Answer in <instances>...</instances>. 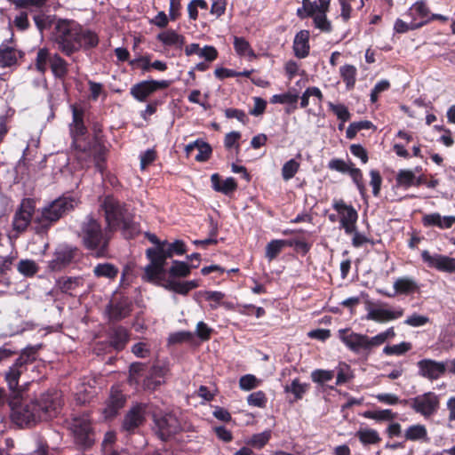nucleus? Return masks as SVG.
<instances>
[{
    "label": "nucleus",
    "mask_w": 455,
    "mask_h": 455,
    "mask_svg": "<svg viewBox=\"0 0 455 455\" xmlns=\"http://www.w3.org/2000/svg\"><path fill=\"white\" fill-rule=\"evenodd\" d=\"M10 419L20 427H32L42 420L56 417L61 407L57 392L42 394L36 399H24L22 395L10 396Z\"/></svg>",
    "instance_id": "obj_1"
},
{
    "label": "nucleus",
    "mask_w": 455,
    "mask_h": 455,
    "mask_svg": "<svg viewBox=\"0 0 455 455\" xmlns=\"http://www.w3.org/2000/svg\"><path fill=\"white\" fill-rule=\"evenodd\" d=\"M52 36L58 49L67 56L82 48H94L99 44V37L95 32L84 28L76 20L70 19L59 18Z\"/></svg>",
    "instance_id": "obj_2"
},
{
    "label": "nucleus",
    "mask_w": 455,
    "mask_h": 455,
    "mask_svg": "<svg viewBox=\"0 0 455 455\" xmlns=\"http://www.w3.org/2000/svg\"><path fill=\"white\" fill-rule=\"evenodd\" d=\"M77 204L78 200L68 194H63L46 204L37 210L34 218L35 232L38 235L47 234L53 225L74 211Z\"/></svg>",
    "instance_id": "obj_3"
},
{
    "label": "nucleus",
    "mask_w": 455,
    "mask_h": 455,
    "mask_svg": "<svg viewBox=\"0 0 455 455\" xmlns=\"http://www.w3.org/2000/svg\"><path fill=\"white\" fill-rule=\"evenodd\" d=\"M186 252V246L183 241L176 240L172 243L166 241L156 248H149L146 254L149 264L145 267L144 278L153 283H160L164 280V265L168 258L174 254L182 255Z\"/></svg>",
    "instance_id": "obj_4"
},
{
    "label": "nucleus",
    "mask_w": 455,
    "mask_h": 455,
    "mask_svg": "<svg viewBox=\"0 0 455 455\" xmlns=\"http://www.w3.org/2000/svg\"><path fill=\"white\" fill-rule=\"evenodd\" d=\"M340 340L355 353H371L373 349L382 346L387 340L395 337L394 327L378 333L373 337L356 333L350 329H340L338 331Z\"/></svg>",
    "instance_id": "obj_5"
},
{
    "label": "nucleus",
    "mask_w": 455,
    "mask_h": 455,
    "mask_svg": "<svg viewBox=\"0 0 455 455\" xmlns=\"http://www.w3.org/2000/svg\"><path fill=\"white\" fill-rule=\"evenodd\" d=\"M79 237L83 245L90 251H94L98 257H104L108 253L110 235L103 231L100 224L92 216H87L82 222Z\"/></svg>",
    "instance_id": "obj_6"
},
{
    "label": "nucleus",
    "mask_w": 455,
    "mask_h": 455,
    "mask_svg": "<svg viewBox=\"0 0 455 455\" xmlns=\"http://www.w3.org/2000/svg\"><path fill=\"white\" fill-rule=\"evenodd\" d=\"M74 443L82 451L90 450L95 443V432L92 424V418L89 412L74 416L68 427Z\"/></svg>",
    "instance_id": "obj_7"
},
{
    "label": "nucleus",
    "mask_w": 455,
    "mask_h": 455,
    "mask_svg": "<svg viewBox=\"0 0 455 455\" xmlns=\"http://www.w3.org/2000/svg\"><path fill=\"white\" fill-rule=\"evenodd\" d=\"M410 408L424 419H430L436 415L441 407V395L427 391L418 395L409 400H403Z\"/></svg>",
    "instance_id": "obj_8"
},
{
    "label": "nucleus",
    "mask_w": 455,
    "mask_h": 455,
    "mask_svg": "<svg viewBox=\"0 0 455 455\" xmlns=\"http://www.w3.org/2000/svg\"><path fill=\"white\" fill-rule=\"evenodd\" d=\"M365 319L376 323H387L399 319L403 315L404 310L401 307H390L382 302H367Z\"/></svg>",
    "instance_id": "obj_9"
},
{
    "label": "nucleus",
    "mask_w": 455,
    "mask_h": 455,
    "mask_svg": "<svg viewBox=\"0 0 455 455\" xmlns=\"http://www.w3.org/2000/svg\"><path fill=\"white\" fill-rule=\"evenodd\" d=\"M120 230L126 239L133 238L140 233L139 225L133 220L130 205H117L116 203V230Z\"/></svg>",
    "instance_id": "obj_10"
},
{
    "label": "nucleus",
    "mask_w": 455,
    "mask_h": 455,
    "mask_svg": "<svg viewBox=\"0 0 455 455\" xmlns=\"http://www.w3.org/2000/svg\"><path fill=\"white\" fill-rule=\"evenodd\" d=\"M79 256L80 251L78 248L67 244L60 245L56 248L53 258L48 262V268L53 272L61 271Z\"/></svg>",
    "instance_id": "obj_11"
},
{
    "label": "nucleus",
    "mask_w": 455,
    "mask_h": 455,
    "mask_svg": "<svg viewBox=\"0 0 455 455\" xmlns=\"http://www.w3.org/2000/svg\"><path fill=\"white\" fill-rule=\"evenodd\" d=\"M36 211V203L31 198H24L20 202L12 219V228L18 233L27 230L31 221H34L33 216Z\"/></svg>",
    "instance_id": "obj_12"
},
{
    "label": "nucleus",
    "mask_w": 455,
    "mask_h": 455,
    "mask_svg": "<svg viewBox=\"0 0 455 455\" xmlns=\"http://www.w3.org/2000/svg\"><path fill=\"white\" fill-rule=\"evenodd\" d=\"M332 208L337 212L339 220V228H343L347 235L355 232V227L358 219L356 210L351 205L347 204L343 200H334Z\"/></svg>",
    "instance_id": "obj_13"
},
{
    "label": "nucleus",
    "mask_w": 455,
    "mask_h": 455,
    "mask_svg": "<svg viewBox=\"0 0 455 455\" xmlns=\"http://www.w3.org/2000/svg\"><path fill=\"white\" fill-rule=\"evenodd\" d=\"M155 424L156 432L163 441L167 440L180 429L177 417L172 413L156 416Z\"/></svg>",
    "instance_id": "obj_14"
},
{
    "label": "nucleus",
    "mask_w": 455,
    "mask_h": 455,
    "mask_svg": "<svg viewBox=\"0 0 455 455\" xmlns=\"http://www.w3.org/2000/svg\"><path fill=\"white\" fill-rule=\"evenodd\" d=\"M170 85L167 80H148L135 84L131 88V94L138 101L143 102L159 89H165Z\"/></svg>",
    "instance_id": "obj_15"
},
{
    "label": "nucleus",
    "mask_w": 455,
    "mask_h": 455,
    "mask_svg": "<svg viewBox=\"0 0 455 455\" xmlns=\"http://www.w3.org/2000/svg\"><path fill=\"white\" fill-rule=\"evenodd\" d=\"M422 260L427 267L435 268L442 272H455V259L443 254H431L425 250L421 252Z\"/></svg>",
    "instance_id": "obj_16"
},
{
    "label": "nucleus",
    "mask_w": 455,
    "mask_h": 455,
    "mask_svg": "<svg viewBox=\"0 0 455 455\" xmlns=\"http://www.w3.org/2000/svg\"><path fill=\"white\" fill-rule=\"evenodd\" d=\"M420 376L430 380L441 378L447 370V364L432 359H423L417 363Z\"/></svg>",
    "instance_id": "obj_17"
},
{
    "label": "nucleus",
    "mask_w": 455,
    "mask_h": 455,
    "mask_svg": "<svg viewBox=\"0 0 455 455\" xmlns=\"http://www.w3.org/2000/svg\"><path fill=\"white\" fill-rule=\"evenodd\" d=\"M409 19L413 20L415 23H420V27L425 25L432 19L441 18L440 15L430 16V11L427 6L426 2L418 1L416 2L405 14Z\"/></svg>",
    "instance_id": "obj_18"
},
{
    "label": "nucleus",
    "mask_w": 455,
    "mask_h": 455,
    "mask_svg": "<svg viewBox=\"0 0 455 455\" xmlns=\"http://www.w3.org/2000/svg\"><path fill=\"white\" fill-rule=\"evenodd\" d=\"M145 419V407L142 404H136L125 415L122 428L127 432L134 431Z\"/></svg>",
    "instance_id": "obj_19"
},
{
    "label": "nucleus",
    "mask_w": 455,
    "mask_h": 455,
    "mask_svg": "<svg viewBox=\"0 0 455 455\" xmlns=\"http://www.w3.org/2000/svg\"><path fill=\"white\" fill-rule=\"evenodd\" d=\"M25 371L19 369L18 367L12 365L4 372V379L7 384V387L11 392V396L23 395L25 387L19 384L20 376Z\"/></svg>",
    "instance_id": "obj_20"
},
{
    "label": "nucleus",
    "mask_w": 455,
    "mask_h": 455,
    "mask_svg": "<svg viewBox=\"0 0 455 455\" xmlns=\"http://www.w3.org/2000/svg\"><path fill=\"white\" fill-rule=\"evenodd\" d=\"M309 36V31L305 29L295 35L292 49L297 58L304 59L308 56L310 50Z\"/></svg>",
    "instance_id": "obj_21"
},
{
    "label": "nucleus",
    "mask_w": 455,
    "mask_h": 455,
    "mask_svg": "<svg viewBox=\"0 0 455 455\" xmlns=\"http://www.w3.org/2000/svg\"><path fill=\"white\" fill-rule=\"evenodd\" d=\"M185 54L187 56L197 55L201 59H204L206 62H212L218 57V51L214 46L205 45L203 48L198 44H190L185 47Z\"/></svg>",
    "instance_id": "obj_22"
},
{
    "label": "nucleus",
    "mask_w": 455,
    "mask_h": 455,
    "mask_svg": "<svg viewBox=\"0 0 455 455\" xmlns=\"http://www.w3.org/2000/svg\"><path fill=\"white\" fill-rule=\"evenodd\" d=\"M24 53L12 46L3 43L0 45V67L10 68L17 64L18 59L22 58Z\"/></svg>",
    "instance_id": "obj_23"
},
{
    "label": "nucleus",
    "mask_w": 455,
    "mask_h": 455,
    "mask_svg": "<svg viewBox=\"0 0 455 455\" xmlns=\"http://www.w3.org/2000/svg\"><path fill=\"white\" fill-rule=\"evenodd\" d=\"M158 285H162L168 291H174L179 294L186 295L191 290L198 287V282L196 280L187 282H178L174 279H165L162 281Z\"/></svg>",
    "instance_id": "obj_24"
},
{
    "label": "nucleus",
    "mask_w": 455,
    "mask_h": 455,
    "mask_svg": "<svg viewBox=\"0 0 455 455\" xmlns=\"http://www.w3.org/2000/svg\"><path fill=\"white\" fill-rule=\"evenodd\" d=\"M195 149H197L198 151V153L195 156V159L197 162L207 161L210 158L212 152L210 144L204 142L202 140H196L194 142L188 144L185 148V151L188 156L191 155Z\"/></svg>",
    "instance_id": "obj_25"
},
{
    "label": "nucleus",
    "mask_w": 455,
    "mask_h": 455,
    "mask_svg": "<svg viewBox=\"0 0 455 455\" xmlns=\"http://www.w3.org/2000/svg\"><path fill=\"white\" fill-rule=\"evenodd\" d=\"M99 213L104 216L108 228L111 230L114 225V196L108 195L100 199Z\"/></svg>",
    "instance_id": "obj_26"
},
{
    "label": "nucleus",
    "mask_w": 455,
    "mask_h": 455,
    "mask_svg": "<svg viewBox=\"0 0 455 455\" xmlns=\"http://www.w3.org/2000/svg\"><path fill=\"white\" fill-rule=\"evenodd\" d=\"M32 18L37 30L41 35H43L45 30L50 29L52 25L55 26V22L58 20L56 15L47 14L43 11L33 12Z\"/></svg>",
    "instance_id": "obj_27"
},
{
    "label": "nucleus",
    "mask_w": 455,
    "mask_h": 455,
    "mask_svg": "<svg viewBox=\"0 0 455 455\" xmlns=\"http://www.w3.org/2000/svg\"><path fill=\"white\" fill-rule=\"evenodd\" d=\"M73 123L71 126L72 138L87 134V128L84 123V110L76 106L72 107Z\"/></svg>",
    "instance_id": "obj_28"
},
{
    "label": "nucleus",
    "mask_w": 455,
    "mask_h": 455,
    "mask_svg": "<svg viewBox=\"0 0 455 455\" xmlns=\"http://www.w3.org/2000/svg\"><path fill=\"white\" fill-rule=\"evenodd\" d=\"M37 351L38 348L36 347L28 346L25 347L12 365L26 371L28 370V365L33 363L36 360Z\"/></svg>",
    "instance_id": "obj_29"
},
{
    "label": "nucleus",
    "mask_w": 455,
    "mask_h": 455,
    "mask_svg": "<svg viewBox=\"0 0 455 455\" xmlns=\"http://www.w3.org/2000/svg\"><path fill=\"white\" fill-rule=\"evenodd\" d=\"M425 227H437L441 229L451 228V216H441L437 212L426 214L422 218Z\"/></svg>",
    "instance_id": "obj_30"
},
{
    "label": "nucleus",
    "mask_w": 455,
    "mask_h": 455,
    "mask_svg": "<svg viewBox=\"0 0 455 455\" xmlns=\"http://www.w3.org/2000/svg\"><path fill=\"white\" fill-rule=\"evenodd\" d=\"M395 294L408 295L414 293L419 290L417 282L408 276L397 278L394 283Z\"/></svg>",
    "instance_id": "obj_31"
},
{
    "label": "nucleus",
    "mask_w": 455,
    "mask_h": 455,
    "mask_svg": "<svg viewBox=\"0 0 455 455\" xmlns=\"http://www.w3.org/2000/svg\"><path fill=\"white\" fill-rule=\"evenodd\" d=\"M156 38L166 46L181 48L185 44V37L172 29H167L159 33Z\"/></svg>",
    "instance_id": "obj_32"
},
{
    "label": "nucleus",
    "mask_w": 455,
    "mask_h": 455,
    "mask_svg": "<svg viewBox=\"0 0 455 455\" xmlns=\"http://www.w3.org/2000/svg\"><path fill=\"white\" fill-rule=\"evenodd\" d=\"M211 181L215 191L221 192L225 195L232 193L237 188V184L234 178L230 177L221 180L217 173L212 175Z\"/></svg>",
    "instance_id": "obj_33"
},
{
    "label": "nucleus",
    "mask_w": 455,
    "mask_h": 455,
    "mask_svg": "<svg viewBox=\"0 0 455 455\" xmlns=\"http://www.w3.org/2000/svg\"><path fill=\"white\" fill-rule=\"evenodd\" d=\"M72 140V145L75 149L90 155L96 153L98 145L96 141L94 140H91L87 134L74 137Z\"/></svg>",
    "instance_id": "obj_34"
},
{
    "label": "nucleus",
    "mask_w": 455,
    "mask_h": 455,
    "mask_svg": "<svg viewBox=\"0 0 455 455\" xmlns=\"http://www.w3.org/2000/svg\"><path fill=\"white\" fill-rule=\"evenodd\" d=\"M404 437L406 440L412 442L427 441V430L424 425H411L404 431Z\"/></svg>",
    "instance_id": "obj_35"
},
{
    "label": "nucleus",
    "mask_w": 455,
    "mask_h": 455,
    "mask_svg": "<svg viewBox=\"0 0 455 455\" xmlns=\"http://www.w3.org/2000/svg\"><path fill=\"white\" fill-rule=\"evenodd\" d=\"M339 75L347 90H352L356 82L357 69L354 65L345 64L339 68Z\"/></svg>",
    "instance_id": "obj_36"
},
{
    "label": "nucleus",
    "mask_w": 455,
    "mask_h": 455,
    "mask_svg": "<svg viewBox=\"0 0 455 455\" xmlns=\"http://www.w3.org/2000/svg\"><path fill=\"white\" fill-rule=\"evenodd\" d=\"M114 348V335L108 334L104 339L98 337L93 344V352L97 355H102L110 353Z\"/></svg>",
    "instance_id": "obj_37"
},
{
    "label": "nucleus",
    "mask_w": 455,
    "mask_h": 455,
    "mask_svg": "<svg viewBox=\"0 0 455 455\" xmlns=\"http://www.w3.org/2000/svg\"><path fill=\"white\" fill-rule=\"evenodd\" d=\"M234 48L235 52L241 57H247L250 60L256 58V54L249 42L243 37H234Z\"/></svg>",
    "instance_id": "obj_38"
},
{
    "label": "nucleus",
    "mask_w": 455,
    "mask_h": 455,
    "mask_svg": "<svg viewBox=\"0 0 455 455\" xmlns=\"http://www.w3.org/2000/svg\"><path fill=\"white\" fill-rule=\"evenodd\" d=\"M191 267H197V265L189 266L184 261L173 260L172 265L168 271L170 275L169 279L187 277L191 272Z\"/></svg>",
    "instance_id": "obj_39"
},
{
    "label": "nucleus",
    "mask_w": 455,
    "mask_h": 455,
    "mask_svg": "<svg viewBox=\"0 0 455 455\" xmlns=\"http://www.w3.org/2000/svg\"><path fill=\"white\" fill-rule=\"evenodd\" d=\"M416 180L415 173L411 170L402 169L396 174V186L403 188H409L414 186Z\"/></svg>",
    "instance_id": "obj_40"
},
{
    "label": "nucleus",
    "mask_w": 455,
    "mask_h": 455,
    "mask_svg": "<svg viewBox=\"0 0 455 455\" xmlns=\"http://www.w3.org/2000/svg\"><path fill=\"white\" fill-rule=\"evenodd\" d=\"M363 417L376 421H390L397 417V414L389 409L366 411L363 413Z\"/></svg>",
    "instance_id": "obj_41"
},
{
    "label": "nucleus",
    "mask_w": 455,
    "mask_h": 455,
    "mask_svg": "<svg viewBox=\"0 0 455 455\" xmlns=\"http://www.w3.org/2000/svg\"><path fill=\"white\" fill-rule=\"evenodd\" d=\"M50 68L58 78H64L68 71L67 61L57 53L52 56Z\"/></svg>",
    "instance_id": "obj_42"
},
{
    "label": "nucleus",
    "mask_w": 455,
    "mask_h": 455,
    "mask_svg": "<svg viewBox=\"0 0 455 455\" xmlns=\"http://www.w3.org/2000/svg\"><path fill=\"white\" fill-rule=\"evenodd\" d=\"M52 56L50 53V51L44 47L40 48L37 51L35 65L36 68L38 72L44 74L47 69V65H51Z\"/></svg>",
    "instance_id": "obj_43"
},
{
    "label": "nucleus",
    "mask_w": 455,
    "mask_h": 455,
    "mask_svg": "<svg viewBox=\"0 0 455 455\" xmlns=\"http://www.w3.org/2000/svg\"><path fill=\"white\" fill-rule=\"evenodd\" d=\"M356 436L364 445L376 444L380 442L381 438L379 433L371 428H361L356 432Z\"/></svg>",
    "instance_id": "obj_44"
},
{
    "label": "nucleus",
    "mask_w": 455,
    "mask_h": 455,
    "mask_svg": "<svg viewBox=\"0 0 455 455\" xmlns=\"http://www.w3.org/2000/svg\"><path fill=\"white\" fill-rule=\"evenodd\" d=\"M82 284L81 277H60L57 280V286L64 293H69Z\"/></svg>",
    "instance_id": "obj_45"
},
{
    "label": "nucleus",
    "mask_w": 455,
    "mask_h": 455,
    "mask_svg": "<svg viewBox=\"0 0 455 455\" xmlns=\"http://www.w3.org/2000/svg\"><path fill=\"white\" fill-rule=\"evenodd\" d=\"M309 98H315L317 100V106L321 107L323 96L318 87L312 86L306 89L300 98L301 108H304L309 105Z\"/></svg>",
    "instance_id": "obj_46"
},
{
    "label": "nucleus",
    "mask_w": 455,
    "mask_h": 455,
    "mask_svg": "<svg viewBox=\"0 0 455 455\" xmlns=\"http://www.w3.org/2000/svg\"><path fill=\"white\" fill-rule=\"evenodd\" d=\"M339 3L341 6L340 16L344 21H347L351 18L353 5L358 9L364 5V0H339Z\"/></svg>",
    "instance_id": "obj_47"
},
{
    "label": "nucleus",
    "mask_w": 455,
    "mask_h": 455,
    "mask_svg": "<svg viewBox=\"0 0 455 455\" xmlns=\"http://www.w3.org/2000/svg\"><path fill=\"white\" fill-rule=\"evenodd\" d=\"M169 371V366L166 363H157L152 367L151 378L155 382L154 388L164 383V379L167 376Z\"/></svg>",
    "instance_id": "obj_48"
},
{
    "label": "nucleus",
    "mask_w": 455,
    "mask_h": 455,
    "mask_svg": "<svg viewBox=\"0 0 455 455\" xmlns=\"http://www.w3.org/2000/svg\"><path fill=\"white\" fill-rule=\"evenodd\" d=\"M412 347L411 343L403 341L399 344L395 345H387L382 352L386 355H403L408 351H410Z\"/></svg>",
    "instance_id": "obj_49"
},
{
    "label": "nucleus",
    "mask_w": 455,
    "mask_h": 455,
    "mask_svg": "<svg viewBox=\"0 0 455 455\" xmlns=\"http://www.w3.org/2000/svg\"><path fill=\"white\" fill-rule=\"evenodd\" d=\"M287 244H291L286 240H272L266 246V257L268 260L274 259Z\"/></svg>",
    "instance_id": "obj_50"
},
{
    "label": "nucleus",
    "mask_w": 455,
    "mask_h": 455,
    "mask_svg": "<svg viewBox=\"0 0 455 455\" xmlns=\"http://www.w3.org/2000/svg\"><path fill=\"white\" fill-rule=\"evenodd\" d=\"M17 269L21 275L32 277L37 273L39 267L32 259H21L17 265Z\"/></svg>",
    "instance_id": "obj_51"
},
{
    "label": "nucleus",
    "mask_w": 455,
    "mask_h": 455,
    "mask_svg": "<svg viewBox=\"0 0 455 455\" xmlns=\"http://www.w3.org/2000/svg\"><path fill=\"white\" fill-rule=\"evenodd\" d=\"M307 385L299 382L298 379H293L291 385H287L284 387V392L291 393L296 400L301 399L304 394L307 392Z\"/></svg>",
    "instance_id": "obj_52"
},
{
    "label": "nucleus",
    "mask_w": 455,
    "mask_h": 455,
    "mask_svg": "<svg viewBox=\"0 0 455 455\" xmlns=\"http://www.w3.org/2000/svg\"><path fill=\"white\" fill-rule=\"evenodd\" d=\"M271 437V431L266 430L262 433L255 434L248 441V444L254 448L261 449L264 447Z\"/></svg>",
    "instance_id": "obj_53"
},
{
    "label": "nucleus",
    "mask_w": 455,
    "mask_h": 455,
    "mask_svg": "<svg viewBox=\"0 0 455 455\" xmlns=\"http://www.w3.org/2000/svg\"><path fill=\"white\" fill-rule=\"evenodd\" d=\"M114 418V385L109 387V395L107 400L106 407L102 409L101 419L111 421Z\"/></svg>",
    "instance_id": "obj_54"
},
{
    "label": "nucleus",
    "mask_w": 455,
    "mask_h": 455,
    "mask_svg": "<svg viewBox=\"0 0 455 455\" xmlns=\"http://www.w3.org/2000/svg\"><path fill=\"white\" fill-rule=\"evenodd\" d=\"M261 383V380L257 379L256 376L252 374H246L240 378L239 379V387L242 390L249 391L253 388L258 387Z\"/></svg>",
    "instance_id": "obj_55"
},
{
    "label": "nucleus",
    "mask_w": 455,
    "mask_h": 455,
    "mask_svg": "<svg viewBox=\"0 0 455 455\" xmlns=\"http://www.w3.org/2000/svg\"><path fill=\"white\" fill-rule=\"evenodd\" d=\"M299 169V163L294 159L287 161L282 168V177L284 180L292 179Z\"/></svg>",
    "instance_id": "obj_56"
},
{
    "label": "nucleus",
    "mask_w": 455,
    "mask_h": 455,
    "mask_svg": "<svg viewBox=\"0 0 455 455\" xmlns=\"http://www.w3.org/2000/svg\"><path fill=\"white\" fill-rule=\"evenodd\" d=\"M329 108L337 116L342 123H345L350 119V113L347 108L343 104H334L329 102Z\"/></svg>",
    "instance_id": "obj_57"
},
{
    "label": "nucleus",
    "mask_w": 455,
    "mask_h": 455,
    "mask_svg": "<svg viewBox=\"0 0 455 455\" xmlns=\"http://www.w3.org/2000/svg\"><path fill=\"white\" fill-rule=\"evenodd\" d=\"M298 95L291 92L283 94H275L270 99V102L273 104H294L298 100Z\"/></svg>",
    "instance_id": "obj_58"
},
{
    "label": "nucleus",
    "mask_w": 455,
    "mask_h": 455,
    "mask_svg": "<svg viewBox=\"0 0 455 455\" xmlns=\"http://www.w3.org/2000/svg\"><path fill=\"white\" fill-rule=\"evenodd\" d=\"M334 377V371L329 370H315L311 373V379L314 382L323 384L330 381Z\"/></svg>",
    "instance_id": "obj_59"
},
{
    "label": "nucleus",
    "mask_w": 455,
    "mask_h": 455,
    "mask_svg": "<svg viewBox=\"0 0 455 455\" xmlns=\"http://www.w3.org/2000/svg\"><path fill=\"white\" fill-rule=\"evenodd\" d=\"M247 402L251 406L262 408L267 403V397L263 391H257L248 395Z\"/></svg>",
    "instance_id": "obj_60"
},
{
    "label": "nucleus",
    "mask_w": 455,
    "mask_h": 455,
    "mask_svg": "<svg viewBox=\"0 0 455 455\" xmlns=\"http://www.w3.org/2000/svg\"><path fill=\"white\" fill-rule=\"evenodd\" d=\"M420 28V23H415L410 19V21H404L401 19H397L394 25V29L397 33H405L409 30H413Z\"/></svg>",
    "instance_id": "obj_61"
},
{
    "label": "nucleus",
    "mask_w": 455,
    "mask_h": 455,
    "mask_svg": "<svg viewBox=\"0 0 455 455\" xmlns=\"http://www.w3.org/2000/svg\"><path fill=\"white\" fill-rule=\"evenodd\" d=\"M13 25L19 31H26L30 28L28 14L27 12H20L13 20Z\"/></svg>",
    "instance_id": "obj_62"
},
{
    "label": "nucleus",
    "mask_w": 455,
    "mask_h": 455,
    "mask_svg": "<svg viewBox=\"0 0 455 455\" xmlns=\"http://www.w3.org/2000/svg\"><path fill=\"white\" fill-rule=\"evenodd\" d=\"M389 87L390 83L387 80L383 79L379 81L371 92V101L372 103L377 102L379 94L382 93L383 92L387 91Z\"/></svg>",
    "instance_id": "obj_63"
},
{
    "label": "nucleus",
    "mask_w": 455,
    "mask_h": 455,
    "mask_svg": "<svg viewBox=\"0 0 455 455\" xmlns=\"http://www.w3.org/2000/svg\"><path fill=\"white\" fill-rule=\"evenodd\" d=\"M103 455H114V430L106 433L102 442Z\"/></svg>",
    "instance_id": "obj_64"
}]
</instances>
